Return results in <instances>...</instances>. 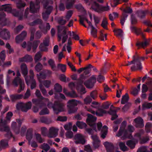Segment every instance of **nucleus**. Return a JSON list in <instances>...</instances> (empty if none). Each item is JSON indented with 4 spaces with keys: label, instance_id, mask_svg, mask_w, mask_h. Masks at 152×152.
<instances>
[{
    "label": "nucleus",
    "instance_id": "1",
    "mask_svg": "<svg viewBox=\"0 0 152 152\" xmlns=\"http://www.w3.org/2000/svg\"><path fill=\"white\" fill-rule=\"evenodd\" d=\"M36 96L38 97L40 96V100L37 99H34L32 100V102L33 103L37 104L38 102H39L42 105H45L47 103H48V106L49 108L52 107V104L51 102H48L49 100L47 98H45L41 96V94L40 91L38 90H37L35 92ZM64 105L63 104L60 103L58 102H55L54 104L52 106V107L53 109L54 112L58 114L59 113L63 111L64 110Z\"/></svg>",
    "mask_w": 152,
    "mask_h": 152
},
{
    "label": "nucleus",
    "instance_id": "2",
    "mask_svg": "<svg viewBox=\"0 0 152 152\" xmlns=\"http://www.w3.org/2000/svg\"><path fill=\"white\" fill-rule=\"evenodd\" d=\"M126 125V121H124L121 124V127L118 132L116 134V136L124 139L126 138H131L132 137L131 133L134 131V127L129 125L128 126L127 129H126L125 128Z\"/></svg>",
    "mask_w": 152,
    "mask_h": 152
},
{
    "label": "nucleus",
    "instance_id": "3",
    "mask_svg": "<svg viewBox=\"0 0 152 152\" xmlns=\"http://www.w3.org/2000/svg\"><path fill=\"white\" fill-rule=\"evenodd\" d=\"M68 35L72 36L73 38L76 40H78L79 39L78 36L73 32L72 33L71 32L67 33L66 29L64 26H60L58 27V37L59 41L62 39V43H64L68 38Z\"/></svg>",
    "mask_w": 152,
    "mask_h": 152
},
{
    "label": "nucleus",
    "instance_id": "4",
    "mask_svg": "<svg viewBox=\"0 0 152 152\" xmlns=\"http://www.w3.org/2000/svg\"><path fill=\"white\" fill-rule=\"evenodd\" d=\"M0 10L7 11L8 12H12L14 16L17 17L20 20H22L27 17L28 13V8H27L25 11L24 16H23L21 12H17L15 9L12 10V8L9 4H5L2 5L0 8Z\"/></svg>",
    "mask_w": 152,
    "mask_h": 152
},
{
    "label": "nucleus",
    "instance_id": "5",
    "mask_svg": "<svg viewBox=\"0 0 152 152\" xmlns=\"http://www.w3.org/2000/svg\"><path fill=\"white\" fill-rule=\"evenodd\" d=\"M113 107L112 106L110 107V110L108 112L101 108L99 109L96 113L92 110L91 109L88 108L86 106L85 107V108L88 111L93 114H94L96 113V115L98 116H101L104 114L108 113L112 115L111 120H113L118 117V116L116 114V111L112 110Z\"/></svg>",
    "mask_w": 152,
    "mask_h": 152
},
{
    "label": "nucleus",
    "instance_id": "6",
    "mask_svg": "<svg viewBox=\"0 0 152 152\" xmlns=\"http://www.w3.org/2000/svg\"><path fill=\"white\" fill-rule=\"evenodd\" d=\"M96 120V118L93 115L89 114L88 115V118L87 122L89 125L93 129H88L87 131L88 133L91 134L93 130L97 132V130H99L102 127V124L101 123H98L96 124H94V122Z\"/></svg>",
    "mask_w": 152,
    "mask_h": 152
},
{
    "label": "nucleus",
    "instance_id": "7",
    "mask_svg": "<svg viewBox=\"0 0 152 152\" xmlns=\"http://www.w3.org/2000/svg\"><path fill=\"white\" fill-rule=\"evenodd\" d=\"M84 20H86L88 25V28L90 30L91 35L94 37H97L96 34L97 33L96 29L93 26L91 22L89 21L86 18H80V24L85 27H87L84 23L83 21Z\"/></svg>",
    "mask_w": 152,
    "mask_h": 152
},
{
    "label": "nucleus",
    "instance_id": "8",
    "mask_svg": "<svg viewBox=\"0 0 152 152\" xmlns=\"http://www.w3.org/2000/svg\"><path fill=\"white\" fill-rule=\"evenodd\" d=\"M7 123L3 121L2 118L1 119L0 123V131H5L6 132L5 137L9 138L12 136V134L10 130L9 127L6 125Z\"/></svg>",
    "mask_w": 152,
    "mask_h": 152
},
{
    "label": "nucleus",
    "instance_id": "9",
    "mask_svg": "<svg viewBox=\"0 0 152 152\" xmlns=\"http://www.w3.org/2000/svg\"><path fill=\"white\" fill-rule=\"evenodd\" d=\"M133 61L130 62L128 61V63L126 64V66H129L132 64H133L134 65L131 67V69L132 71L137 69L141 70L142 69L141 63L138 61V60H136L135 56H133Z\"/></svg>",
    "mask_w": 152,
    "mask_h": 152
},
{
    "label": "nucleus",
    "instance_id": "10",
    "mask_svg": "<svg viewBox=\"0 0 152 152\" xmlns=\"http://www.w3.org/2000/svg\"><path fill=\"white\" fill-rule=\"evenodd\" d=\"M82 104V103L81 102L79 101L76 100L74 99H72L69 101L68 102L67 107L69 109V113H73L77 111L76 108L74 107L78 104Z\"/></svg>",
    "mask_w": 152,
    "mask_h": 152
},
{
    "label": "nucleus",
    "instance_id": "11",
    "mask_svg": "<svg viewBox=\"0 0 152 152\" xmlns=\"http://www.w3.org/2000/svg\"><path fill=\"white\" fill-rule=\"evenodd\" d=\"M20 76V74L19 71L17 72V77L14 79L13 84L15 86H17L18 83L20 84V88L18 90V93H20L23 90L24 88V84L22 80L19 77Z\"/></svg>",
    "mask_w": 152,
    "mask_h": 152
},
{
    "label": "nucleus",
    "instance_id": "12",
    "mask_svg": "<svg viewBox=\"0 0 152 152\" xmlns=\"http://www.w3.org/2000/svg\"><path fill=\"white\" fill-rule=\"evenodd\" d=\"M32 104L31 102L26 103L19 102L16 106L18 110H21L22 111L26 112L31 107Z\"/></svg>",
    "mask_w": 152,
    "mask_h": 152
},
{
    "label": "nucleus",
    "instance_id": "13",
    "mask_svg": "<svg viewBox=\"0 0 152 152\" xmlns=\"http://www.w3.org/2000/svg\"><path fill=\"white\" fill-rule=\"evenodd\" d=\"M33 131L31 129H29L26 134V138L28 140L29 144L33 147H37L38 146L37 143L33 141L34 137L33 136Z\"/></svg>",
    "mask_w": 152,
    "mask_h": 152
},
{
    "label": "nucleus",
    "instance_id": "14",
    "mask_svg": "<svg viewBox=\"0 0 152 152\" xmlns=\"http://www.w3.org/2000/svg\"><path fill=\"white\" fill-rule=\"evenodd\" d=\"M40 42L39 40H37L34 41L33 44L30 42H28L27 45L26 42H24L22 44V46L23 48L26 47L28 51H30L31 48H32L33 51L34 52L37 47L38 45Z\"/></svg>",
    "mask_w": 152,
    "mask_h": 152
},
{
    "label": "nucleus",
    "instance_id": "15",
    "mask_svg": "<svg viewBox=\"0 0 152 152\" xmlns=\"http://www.w3.org/2000/svg\"><path fill=\"white\" fill-rule=\"evenodd\" d=\"M140 139V135L139 133H137L132 140H129L126 142V145L131 149L134 148L135 144L137 143Z\"/></svg>",
    "mask_w": 152,
    "mask_h": 152
},
{
    "label": "nucleus",
    "instance_id": "16",
    "mask_svg": "<svg viewBox=\"0 0 152 152\" xmlns=\"http://www.w3.org/2000/svg\"><path fill=\"white\" fill-rule=\"evenodd\" d=\"M52 73V72L51 71L46 70L43 71L39 74V75H37L39 83H41V79H45L46 78L49 77Z\"/></svg>",
    "mask_w": 152,
    "mask_h": 152
},
{
    "label": "nucleus",
    "instance_id": "17",
    "mask_svg": "<svg viewBox=\"0 0 152 152\" xmlns=\"http://www.w3.org/2000/svg\"><path fill=\"white\" fill-rule=\"evenodd\" d=\"M74 138L75 142L76 144H84L86 142L84 136L81 134H77L74 136Z\"/></svg>",
    "mask_w": 152,
    "mask_h": 152
},
{
    "label": "nucleus",
    "instance_id": "18",
    "mask_svg": "<svg viewBox=\"0 0 152 152\" xmlns=\"http://www.w3.org/2000/svg\"><path fill=\"white\" fill-rule=\"evenodd\" d=\"M49 38L46 37L43 40L42 43H41L39 46L40 50L42 51H47L48 50L47 47L49 46Z\"/></svg>",
    "mask_w": 152,
    "mask_h": 152
},
{
    "label": "nucleus",
    "instance_id": "19",
    "mask_svg": "<svg viewBox=\"0 0 152 152\" xmlns=\"http://www.w3.org/2000/svg\"><path fill=\"white\" fill-rule=\"evenodd\" d=\"M30 76L28 77V84H27L28 85L31 83V88L32 89L34 88L36 86V84L35 80L34 79V74L33 71L32 70H30L29 71Z\"/></svg>",
    "mask_w": 152,
    "mask_h": 152
},
{
    "label": "nucleus",
    "instance_id": "20",
    "mask_svg": "<svg viewBox=\"0 0 152 152\" xmlns=\"http://www.w3.org/2000/svg\"><path fill=\"white\" fill-rule=\"evenodd\" d=\"M96 82V76L95 75H93L89 80L85 81L84 85L88 88H92L94 84Z\"/></svg>",
    "mask_w": 152,
    "mask_h": 152
},
{
    "label": "nucleus",
    "instance_id": "21",
    "mask_svg": "<svg viewBox=\"0 0 152 152\" xmlns=\"http://www.w3.org/2000/svg\"><path fill=\"white\" fill-rule=\"evenodd\" d=\"M20 68L22 71V73L25 77L26 84H28V77L29 76H27L28 70L26 65L25 64H22L20 66Z\"/></svg>",
    "mask_w": 152,
    "mask_h": 152
},
{
    "label": "nucleus",
    "instance_id": "22",
    "mask_svg": "<svg viewBox=\"0 0 152 152\" xmlns=\"http://www.w3.org/2000/svg\"><path fill=\"white\" fill-rule=\"evenodd\" d=\"M58 129L54 127L49 128L47 136L48 137L52 138L56 137L58 134Z\"/></svg>",
    "mask_w": 152,
    "mask_h": 152
},
{
    "label": "nucleus",
    "instance_id": "23",
    "mask_svg": "<svg viewBox=\"0 0 152 152\" xmlns=\"http://www.w3.org/2000/svg\"><path fill=\"white\" fill-rule=\"evenodd\" d=\"M17 121L18 123L19 126H17V123L15 122H12V128L14 130L15 133L16 134H18L19 133V128L20 126L22 121L20 119H17Z\"/></svg>",
    "mask_w": 152,
    "mask_h": 152
},
{
    "label": "nucleus",
    "instance_id": "24",
    "mask_svg": "<svg viewBox=\"0 0 152 152\" xmlns=\"http://www.w3.org/2000/svg\"><path fill=\"white\" fill-rule=\"evenodd\" d=\"M133 124L137 127L141 128L144 126L143 120L140 117H137L134 119L133 121Z\"/></svg>",
    "mask_w": 152,
    "mask_h": 152
},
{
    "label": "nucleus",
    "instance_id": "25",
    "mask_svg": "<svg viewBox=\"0 0 152 152\" xmlns=\"http://www.w3.org/2000/svg\"><path fill=\"white\" fill-rule=\"evenodd\" d=\"M0 36L1 37L4 39H9L10 37V34L9 31L5 29H3L1 31Z\"/></svg>",
    "mask_w": 152,
    "mask_h": 152
},
{
    "label": "nucleus",
    "instance_id": "26",
    "mask_svg": "<svg viewBox=\"0 0 152 152\" xmlns=\"http://www.w3.org/2000/svg\"><path fill=\"white\" fill-rule=\"evenodd\" d=\"M93 140V145L95 148H97L100 145V141L96 135H94L91 136Z\"/></svg>",
    "mask_w": 152,
    "mask_h": 152
},
{
    "label": "nucleus",
    "instance_id": "27",
    "mask_svg": "<svg viewBox=\"0 0 152 152\" xmlns=\"http://www.w3.org/2000/svg\"><path fill=\"white\" fill-rule=\"evenodd\" d=\"M19 61L20 62H31L33 61V58L31 56L27 54L23 57L20 58Z\"/></svg>",
    "mask_w": 152,
    "mask_h": 152
},
{
    "label": "nucleus",
    "instance_id": "28",
    "mask_svg": "<svg viewBox=\"0 0 152 152\" xmlns=\"http://www.w3.org/2000/svg\"><path fill=\"white\" fill-rule=\"evenodd\" d=\"M104 145L106 148L107 152H113V151L114 149V147L112 143L105 142L104 143Z\"/></svg>",
    "mask_w": 152,
    "mask_h": 152
},
{
    "label": "nucleus",
    "instance_id": "29",
    "mask_svg": "<svg viewBox=\"0 0 152 152\" xmlns=\"http://www.w3.org/2000/svg\"><path fill=\"white\" fill-rule=\"evenodd\" d=\"M17 7L20 9L23 10L26 5L25 3L22 0H15Z\"/></svg>",
    "mask_w": 152,
    "mask_h": 152
},
{
    "label": "nucleus",
    "instance_id": "30",
    "mask_svg": "<svg viewBox=\"0 0 152 152\" xmlns=\"http://www.w3.org/2000/svg\"><path fill=\"white\" fill-rule=\"evenodd\" d=\"M147 85L148 86L145 84H143L142 86V93H145L148 90V87L150 91H152V83L151 82L150 83H148Z\"/></svg>",
    "mask_w": 152,
    "mask_h": 152
},
{
    "label": "nucleus",
    "instance_id": "31",
    "mask_svg": "<svg viewBox=\"0 0 152 152\" xmlns=\"http://www.w3.org/2000/svg\"><path fill=\"white\" fill-rule=\"evenodd\" d=\"M27 33L25 31H23L19 35L17 36L16 40L17 43H19L20 41L22 40L26 37Z\"/></svg>",
    "mask_w": 152,
    "mask_h": 152
},
{
    "label": "nucleus",
    "instance_id": "32",
    "mask_svg": "<svg viewBox=\"0 0 152 152\" xmlns=\"http://www.w3.org/2000/svg\"><path fill=\"white\" fill-rule=\"evenodd\" d=\"M53 9L52 7H49L46 10L45 12L42 13V16L43 19L46 20L48 18L49 15L50 14L51 11Z\"/></svg>",
    "mask_w": 152,
    "mask_h": 152
},
{
    "label": "nucleus",
    "instance_id": "33",
    "mask_svg": "<svg viewBox=\"0 0 152 152\" xmlns=\"http://www.w3.org/2000/svg\"><path fill=\"white\" fill-rule=\"evenodd\" d=\"M30 11L31 13H34L37 11L39 8V6L37 4H34L32 2H31L30 4Z\"/></svg>",
    "mask_w": 152,
    "mask_h": 152
},
{
    "label": "nucleus",
    "instance_id": "34",
    "mask_svg": "<svg viewBox=\"0 0 152 152\" xmlns=\"http://www.w3.org/2000/svg\"><path fill=\"white\" fill-rule=\"evenodd\" d=\"M131 31L133 32L134 33L137 35H141L143 36L142 32L141 31L140 28H137L134 26H132L130 27Z\"/></svg>",
    "mask_w": 152,
    "mask_h": 152
},
{
    "label": "nucleus",
    "instance_id": "35",
    "mask_svg": "<svg viewBox=\"0 0 152 152\" xmlns=\"http://www.w3.org/2000/svg\"><path fill=\"white\" fill-rule=\"evenodd\" d=\"M75 1V0H65L66 7L67 9L72 8Z\"/></svg>",
    "mask_w": 152,
    "mask_h": 152
},
{
    "label": "nucleus",
    "instance_id": "36",
    "mask_svg": "<svg viewBox=\"0 0 152 152\" xmlns=\"http://www.w3.org/2000/svg\"><path fill=\"white\" fill-rule=\"evenodd\" d=\"M107 129L108 128L106 126H104L102 128L101 134V137L102 138H105L107 132Z\"/></svg>",
    "mask_w": 152,
    "mask_h": 152
},
{
    "label": "nucleus",
    "instance_id": "37",
    "mask_svg": "<svg viewBox=\"0 0 152 152\" xmlns=\"http://www.w3.org/2000/svg\"><path fill=\"white\" fill-rule=\"evenodd\" d=\"M148 12L147 10H141L138 12V16L140 18H142L145 17L146 14Z\"/></svg>",
    "mask_w": 152,
    "mask_h": 152
},
{
    "label": "nucleus",
    "instance_id": "38",
    "mask_svg": "<svg viewBox=\"0 0 152 152\" xmlns=\"http://www.w3.org/2000/svg\"><path fill=\"white\" fill-rule=\"evenodd\" d=\"M91 8L95 11L99 12L101 8L98 4L94 2L92 5Z\"/></svg>",
    "mask_w": 152,
    "mask_h": 152
},
{
    "label": "nucleus",
    "instance_id": "39",
    "mask_svg": "<svg viewBox=\"0 0 152 152\" xmlns=\"http://www.w3.org/2000/svg\"><path fill=\"white\" fill-rule=\"evenodd\" d=\"M23 97V95L22 94L11 95L10 96V98L12 102L14 101L17 99H21Z\"/></svg>",
    "mask_w": 152,
    "mask_h": 152
},
{
    "label": "nucleus",
    "instance_id": "40",
    "mask_svg": "<svg viewBox=\"0 0 152 152\" xmlns=\"http://www.w3.org/2000/svg\"><path fill=\"white\" fill-rule=\"evenodd\" d=\"M12 74L13 76H15V73L13 71L11 70H9L8 72V75H7V86H8L10 81V77L9 75H10L11 74Z\"/></svg>",
    "mask_w": 152,
    "mask_h": 152
},
{
    "label": "nucleus",
    "instance_id": "41",
    "mask_svg": "<svg viewBox=\"0 0 152 152\" xmlns=\"http://www.w3.org/2000/svg\"><path fill=\"white\" fill-rule=\"evenodd\" d=\"M114 32L116 36L121 38L123 37L124 34L123 32L121 29H116L114 30Z\"/></svg>",
    "mask_w": 152,
    "mask_h": 152
},
{
    "label": "nucleus",
    "instance_id": "42",
    "mask_svg": "<svg viewBox=\"0 0 152 152\" xmlns=\"http://www.w3.org/2000/svg\"><path fill=\"white\" fill-rule=\"evenodd\" d=\"M76 125L80 129H83L85 128L86 126V124L82 122L77 121L76 123Z\"/></svg>",
    "mask_w": 152,
    "mask_h": 152
},
{
    "label": "nucleus",
    "instance_id": "43",
    "mask_svg": "<svg viewBox=\"0 0 152 152\" xmlns=\"http://www.w3.org/2000/svg\"><path fill=\"white\" fill-rule=\"evenodd\" d=\"M13 116V113L11 112H9L7 114L6 116V120H4V121L7 123L8 122H9L12 117Z\"/></svg>",
    "mask_w": 152,
    "mask_h": 152
},
{
    "label": "nucleus",
    "instance_id": "44",
    "mask_svg": "<svg viewBox=\"0 0 152 152\" xmlns=\"http://www.w3.org/2000/svg\"><path fill=\"white\" fill-rule=\"evenodd\" d=\"M119 145L121 149L123 151H125L128 150V149L125 145L124 143L120 142L119 143Z\"/></svg>",
    "mask_w": 152,
    "mask_h": 152
},
{
    "label": "nucleus",
    "instance_id": "45",
    "mask_svg": "<svg viewBox=\"0 0 152 152\" xmlns=\"http://www.w3.org/2000/svg\"><path fill=\"white\" fill-rule=\"evenodd\" d=\"M129 100V96L127 94H125L123 96L121 101L122 104H125Z\"/></svg>",
    "mask_w": 152,
    "mask_h": 152
},
{
    "label": "nucleus",
    "instance_id": "46",
    "mask_svg": "<svg viewBox=\"0 0 152 152\" xmlns=\"http://www.w3.org/2000/svg\"><path fill=\"white\" fill-rule=\"evenodd\" d=\"M34 137L37 140L39 143H41L44 141V140L42 138L41 135L38 134H35Z\"/></svg>",
    "mask_w": 152,
    "mask_h": 152
},
{
    "label": "nucleus",
    "instance_id": "47",
    "mask_svg": "<svg viewBox=\"0 0 152 152\" xmlns=\"http://www.w3.org/2000/svg\"><path fill=\"white\" fill-rule=\"evenodd\" d=\"M84 104H89L92 102V99L89 96H87L84 99Z\"/></svg>",
    "mask_w": 152,
    "mask_h": 152
},
{
    "label": "nucleus",
    "instance_id": "48",
    "mask_svg": "<svg viewBox=\"0 0 152 152\" xmlns=\"http://www.w3.org/2000/svg\"><path fill=\"white\" fill-rule=\"evenodd\" d=\"M41 83H42V85L43 84L47 88L49 87L51 84V81L48 80H45L43 81H42L41 80Z\"/></svg>",
    "mask_w": 152,
    "mask_h": 152
},
{
    "label": "nucleus",
    "instance_id": "49",
    "mask_svg": "<svg viewBox=\"0 0 152 152\" xmlns=\"http://www.w3.org/2000/svg\"><path fill=\"white\" fill-rule=\"evenodd\" d=\"M40 121L43 123L48 124L51 122V121L47 119L46 118L44 117H42L40 118Z\"/></svg>",
    "mask_w": 152,
    "mask_h": 152
},
{
    "label": "nucleus",
    "instance_id": "50",
    "mask_svg": "<svg viewBox=\"0 0 152 152\" xmlns=\"http://www.w3.org/2000/svg\"><path fill=\"white\" fill-rule=\"evenodd\" d=\"M54 89L57 92H60L62 90L61 86L58 83L56 84L55 85Z\"/></svg>",
    "mask_w": 152,
    "mask_h": 152
},
{
    "label": "nucleus",
    "instance_id": "51",
    "mask_svg": "<svg viewBox=\"0 0 152 152\" xmlns=\"http://www.w3.org/2000/svg\"><path fill=\"white\" fill-rule=\"evenodd\" d=\"M39 28L42 30V31L43 32L45 33L48 30H50V26L49 23H47L46 25V27L45 28H44V29H43L42 27V25L39 26Z\"/></svg>",
    "mask_w": 152,
    "mask_h": 152
},
{
    "label": "nucleus",
    "instance_id": "52",
    "mask_svg": "<svg viewBox=\"0 0 152 152\" xmlns=\"http://www.w3.org/2000/svg\"><path fill=\"white\" fill-rule=\"evenodd\" d=\"M48 63L51 67L53 71H56V66L54 64V62L52 59H50L48 61Z\"/></svg>",
    "mask_w": 152,
    "mask_h": 152
},
{
    "label": "nucleus",
    "instance_id": "53",
    "mask_svg": "<svg viewBox=\"0 0 152 152\" xmlns=\"http://www.w3.org/2000/svg\"><path fill=\"white\" fill-rule=\"evenodd\" d=\"M41 148L46 152L47 151L50 149L48 145L46 143H44L41 145Z\"/></svg>",
    "mask_w": 152,
    "mask_h": 152
},
{
    "label": "nucleus",
    "instance_id": "54",
    "mask_svg": "<svg viewBox=\"0 0 152 152\" xmlns=\"http://www.w3.org/2000/svg\"><path fill=\"white\" fill-rule=\"evenodd\" d=\"M128 16V15L126 14H125V13L123 14L122 17L120 21L121 23L122 26H123L124 25V23L126 19L127 18Z\"/></svg>",
    "mask_w": 152,
    "mask_h": 152
},
{
    "label": "nucleus",
    "instance_id": "55",
    "mask_svg": "<svg viewBox=\"0 0 152 152\" xmlns=\"http://www.w3.org/2000/svg\"><path fill=\"white\" fill-rule=\"evenodd\" d=\"M63 92L65 94H66L67 95L73 97H76V95L75 92L74 91L72 92V94H71L70 93H67V90L66 89H64L63 90Z\"/></svg>",
    "mask_w": 152,
    "mask_h": 152
},
{
    "label": "nucleus",
    "instance_id": "56",
    "mask_svg": "<svg viewBox=\"0 0 152 152\" xmlns=\"http://www.w3.org/2000/svg\"><path fill=\"white\" fill-rule=\"evenodd\" d=\"M152 107V104L150 103L145 102L142 105V109L150 108Z\"/></svg>",
    "mask_w": 152,
    "mask_h": 152
},
{
    "label": "nucleus",
    "instance_id": "57",
    "mask_svg": "<svg viewBox=\"0 0 152 152\" xmlns=\"http://www.w3.org/2000/svg\"><path fill=\"white\" fill-rule=\"evenodd\" d=\"M148 44L147 41H145L144 42H139L137 44V45L138 47H142L144 48Z\"/></svg>",
    "mask_w": 152,
    "mask_h": 152
},
{
    "label": "nucleus",
    "instance_id": "58",
    "mask_svg": "<svg viewBox=\"0 0 152 152\" xmlns=\"http://www.w3.org/2000/svg\"><path fill=\"white\" fill-rule=\"evenodd\" d=\"M121 122L120 120H117L114 121L115 124L113 126V130L114 132H116L118 129V124H119Z\"/></svg>",
    "mask_w": 152,
    "mask_h": 152
},
{
    "label": "nucleus",
    "instance_id": "59",
    "mask_svg": "<svg viewBox=\"0 0 152 152\" xmlns=\"http://www.w3.org/2000/svg\"><path fill=\"white\" fill-rule=\"evenodd\" d=\"M39 86L42 94L44 96H48L46 90L42 86V83H40Z\"/></svg>",
    "mask_w": 152,
    "mask_h": 152
},
{
    "label": "nucleus",
    "instance_id": "60",
    "mask_svg": "<svg viewBox=\"0 0 152 152\" xmlns=\"http://www.w3.org/2000/svg\"><path fill=\"white\" fill-rule=\"evenodd\" d=\"M41 57V54L40 52H37L35 55L34 57V60L36 62L39 61Z\"/></svg>",
    "mask_w": 152,
    "mask_h": 152
},
{
    "label": "nucleus",
    "instance_id": "61",
    "mask_svg": "<svg viewBox=\"0 0 152 152\" xmlns=\"http://www.w3.org/2000/svg\"><path fill=\"white\" fill-rule=\"evenodd\" d=\"M118 16V14L116 12H113L112 14H110L109 15V18L112 21L113 20Z\"/></svg>",
    "mask_w": 152,
    "mask_h": 152
},
{
    "label": "nucleus",
    "instance_id": "62",
    "mask_svg": "<svg viewBox=\"0 0 152 152\" xmlns=\"http://www.w3.org/2000/svg\"><path fill=\"white\" fill-rule=\"evenodd\" d=\"M152 127V124L150 123H148L146 124L145 126V130L147 132H149L150 131V129Z\"/></svg>",
    "mask_w": 152,
    "mask_h": 152
},
{
    "label": "nucleus",
    "instance_id": "63",
    "mask_svg": "<svg viewBox=\"0 0 152 152\" xmlns=\"http://www.w3.org/2000/svg\"><path fill=\"white\" fill-rule=\"evenodd\" d=\"M107 19L105 18H104L102 21L101 26L103 28L106 29L107 28Z\"/></svg>",
    "mask_w": 152,
    "mask_h": 152
},
{
    "label": "nucleus",
    "instance_id": "64",
    "mask_svg": "<svg viewBox=\"0 0 152 152\" xmlns=\"http://www.w3.org/2000/svg\"><path fill=\"white\" fill-rule=\"evenodd\" d=\"M42 65L40 63H38L35 66V69L37 72L40 71L42 69Z\"/></svg>",
    "mask_w": 152,
    "mask_h": 152
}]
</instances>
